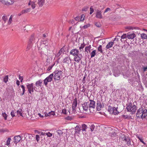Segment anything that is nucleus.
I'll use <instances>...</instances> for the list:
<instances>
[{"mask_svg":"<svg viewBox=\"0 0 147 147\" xmlns=\"http://www.w3.org/2000/svg\"><path fill=\"white\" fill-rule=\"evenodd\" d=\"M129 83L133 86L138 87L140 83V76L138 73L134 77L128 80Z\"/></svg>","mask_w":147,"mask_h":147,"instance_id":"1","label":"nucleus"},{"mask_svg":"<svg viewBox=\"0 0 147 147\" xmlns=\"http://www.w3.org/2000/svg\"><path fill=\"white\" fill-rule=\"evenodd\" d=\"M136 115L138 118L142 119L146 118L147 116V110L144 109L143 107H141L137 110Z\"/></svg>","mask_w":147,"mask_h":147,"instance_id":"2","label":"nucleus"},{"mask_svg":"<svg viewBox=\"0 0 147 147\" xmlns=\"http://www.w3.org/2000/svg\"><path fill=\"white\" fill-rule=\"evenodd\" d=\"M127 111L128 112H131L132 114H134L136 112L137 108V107L135 105H133L132 102H130L127 103L126 105Z\"/></svg>","mask_w":147,"mask_h":147,"instance_id":"3","label":"nucleus"},{"mask_svg":"<svg viewBox=\"0 0 147 147\" xmlns=\"http://www.w3.org/2000/svg\"><path fill=\"white\" fill-rule=\"evenodd\" d=\"M53 73L54 74L53 76L54 79L55 80H59L62 77L63 74L62 71L61 70H55Z\"/></svg>","mask_w":147,"mask_h":147,"instance_id":"4","label":"nucleus"},{"mask_svg":"<svg viewBox=\"0 0 147 147\" xmlns=\"http://www.w3.org/2000/svg\"><path fill=\"white\" fill-rule=\"evenodd\" d=\"M122 140L126 142L127 145L129 146L131 145V139L128 136H126L124 134H123L120 137Z\"/></svg>","mask_w":147,"mask_h":147,"instance_id":"5","label":"nucleus"},{"mask_svg":"<svg viewBox=\"0 0 147 147\" xmlns=\"http://www.w3.org/2000/svg\"><path fill=\"white\" fill-rule=\"evenodd\" d=\"M130 54V55H131V57L132 59L134 60L138 59V55H143V54L140 52L139 51H134Z\"/></svg>","mask_w":147,"mask_h":147,"instance_id":"6","label":"nucleus"},{"mask_svg":"<svg viewBox=\"0 0 147 147\" xmlns=\"http://www.w3.org/2000/svg\"><path fill=\"white\" fill-rule=\"evenodd\" d=\"M89 101L90 103H88L89 111L90 113H93L96 107L95 102L94 100L91 99H90Z\"/></svg>","mask_w":147,"mask_h":147,"instance_id":"7","label":"nucleus"},{"mask_svg":"<svg viewBox=\"0 0 147 147\" xmlns=\"http://www.w3.org/2000/svg\"><path fill=\"white\" fill-rule=\"evenodd\" d=\"M53 76V74L52 73L44 80V83L45 86H47L48 82H51L52 81Z\"/></svg>","mask_w":147,"mask_h":147,"instance_id":"8","label":"nucleus"},{"mask_svg":"<svg viewBox=\"0 0 147 147\" xmlns=\"http://www.w3.org/2000/svg\"><path fill=\"white\" fill-rule=\"evenodd\" d=\"M22 134L20 135L15 136L14 137L13 142L14 143L17 144L20 142L21 140H22Z\"/></svg>","mask_w":147,"mask_h":147,"instance_id":"9","label":"nucleus"},{"mask_svg":"<svg viewBox=\"0 0 147 147\" xmlns=\"http://www.w3.org/2000/svg\"><path fill=\"white\" fill-rule=\"evenodd\" d=\"M26 86L28 89V91L29 93L31 94H32L33 92V83L31 84L27 83L26 84Z\"/></svg>","mask_w":147,"mask_h":147,"instance_id":"10","label":"nucleus"},{"mask_svg":"<svg viewBox=\"0 0 147 147\" xmlns=\"http://www.w3.org/2000/svg\"><path fill=\"white\" fill-rule=\"evenodd\" d=\"M104 107V105L103 102L101 103L100 101L97 100L96 103V109L98 111L101 110L102 108Z\"/></svg>","mask_w":147,"mask_h":147,"instance_id":"11","label":"nucleus"},{"mask_svg":"<svg viewBox=\"0 0 147 147\" xmlns=\"http://www.w3.org/2000/svg\"><path fill=\"white\" fill-rule=\"evenodd\" d=\"M77 99L76 98L74 99L72 104V112L73 113H75L76 112V109L77 106Z\"/></svg>","mask_w":147,"mask_h":147,"instance_id":"12","label":"nucleus"},{"mask_svg":"<svg viewBox=\"0 0 147 147\" xmlns=\"http://www.w3.org/2000/svg\"><path fill=\"white\" fill-rule=\"evenodd\" d=\"M82 105L83 110L85 111H87L88 109L89 110L88 102H84V103L82 104Z\"/></svg>","mask_w":147,"mask_h":147,"instance_id":"13","label":"nucleus"},{"mask_svg":"<svg viewBox=\"0 0 147 147\" xmlns=\"http://www.w3.org/2000/svg\"><path fill=\"white\" fill-rule=\"evenodd\" d=\"M2 3L6 5H11L14 3L13 1V0H1Z\"/></svg>","mask_w":147,"mask_h":147,"instance_id":"14","label":"nucleus"},{"mask_svg":"<svg viewBox=\"0 0 147 147\" xmlns=\"http://www.w3.org/2000/svg\"><path fill=\"white\" fill-rule=\"evenodd\" d=\"M78 53L79 51L78 50L76 49H74L71 50L70 53L71 55L75 56L79 55Z\"/></svg>","mask_w":147,"mask_h":147,"instance_id":"15","label":"nucleus"},{"mask_svg":"<svg viewBox=\"0 0 147 147\" xmlns=\"http://www.w3.org/2000/svg\"><path fill=\"white\" fill-rule=\"evenodd\" d=\"M71 60L70 57H65L63 59V62L64 63H66L68 64H69L71 63Z\"/></svg>","mask_w":147,"mask_h":147,"instance_id":"16","label":"nucleus"},{"mask_svg":"<svg viewBox=\"0 0 147 147\" xmlns=\"http://www.w3.org/2000/svg\"><path fill=\"white\" fill-rule=\"evenodd\" d=\"M82 57V55L81 54H79L78 55L75 56L74 58V60L75 61L77 62L78 63L79 62L80 60H81Z\"/></svg>","mask_w":147,"mask_h":147,"instance_id":"17","label":"nucleus"},{"mask_svg":"<svg viewBox=\"0 0 147 147\" xmlns=\"http://www.w3.org/2000/svg\"><path fill=\"white\" fill-rule=\"evenodd\" d=\"M96 17L97 18L102 19V12L101 11L98 10L96 13Z\"/></svg>","mask_w":147,"mask_h":147,"instance_id":"18","label":"nucleus"},{"mask_svg":"<svg viewBox=\"0 0 147 147\" xmlns=\"http://www.w3.org/2000/svg\"><path fill=\"white\" fill-rule=\"evenodd\" d=\"M75 134H79L80 131L82 130L81 125H77L75 127Z\"/></svg>","mask_w":147,"mask_h":147,"instance_id":"19","label":"nucleus"},{"mask_svg":"<svg viewBox=\"0 0 147 147\" xmlns=\"http://www.w3.org/2000/svg\"><path fill=\"white\" fill-rule=\"evenodd\" d=\"M22 135L24 136V137L23 140H24L25 139L27 140L32 139V135L28 134L27 133H25L24 134H23Z\"/></svg>","mask_w":147,"mask_h":147,"instance_id":"20","label":"nucleus"},{"mask_svg":"<svg viewBox=\"0 0 147 147\" xmlns=\"http://www.w3.org/2000/svg\"><path fill=\"white\" fill-rule=\"evenodd\" d=\"M135 37H121L120 39L121 40L123 43H125V41L127 43H128V40L127 39H126V38H128V39H133Z\"/></svg>","mask_w":147,"mask_h":147,"instance_id":"21","label":"nucleus"},{"mask_svg":"<svg viewBox=\"0 0 147 147\" xmlns=\"http://www.w3.org/2000/svg\"><path fill=\"white\" fill-rule=\"evenodd\" d=\"M35 39L34 37H30L28 43V44L32 46V45L35 42Z\"/></svg>","mask_w":147,"mask_h":147,"instance_id":"22","label":"nucleus"},{"mask_svg":"<svg viewBox=\"0 0 147 147\" xmlns=\"http://www.w3.org/2000/svg\"><path fill=\"white\" fill-rule=\"evenodd\" d=\"M117 107H113V110L112 113H113L114 115H116L119 113V112L117 110Z\"/></svg>","mask_w":147,"mask_h":147,"instance_id":"23","label":"nucleus"},{"mask_svg":"<svg viewBox=\"0 0 147 147\" xmlns=\"http://www.w3.org/2000/svg\"><path fill=\"white\" fill-rule=\"evenodd\" d=\"M114 44V42H109L107 45L106 46V48L107 49H109L112 47Z\"/></svg>","mask_w":147,"mask_h":147,"instance_id":"24","label":"nucleus"},{"mask_svg":"<svg viewBox=\"0 0 147 147\" xmlns=\"http://www.w3.org/2000/svg\"><path fill=\"white\" fill-rule=\"evenodd\" d=\"M29 5H31L32 8L34 9L36 7V4L33 1H30L28 4Z\"/></svg>","mask_w":147,"mask_h":147,"instance_id":"25","label":"nucleus"},{"mask_svg":"<svg viewBox=\"0 0 147 147\" xmlns=\"http://www.w3.org/2000/svg\"><path fill=\"white\" fill-rule=\"evenodd\" d=\"M42 82V81L41 80H40L36 81L35 83L36 86L37 87H39V86H41Z\"/></svg>","mask_w":147,"mask_h":147,"instance_id":"26","label":"nucleus"},{"mask_svg":"<svg viewBox=\"0 0 147 147\" xmlns=\"http://www.w3.org/2000/svg\"><path fill=\"white\" fill-rule=\"evenodd\" d=\"M81 128L82 131H86V130L87 129V126L85 124H83L81 125Z\"/></svg>","mask_w":147,"mask_h":147,"instance_id":"27","label":"nucleus"},{"mask_svg":"<svg viewBox=\"0 0 147 147\" xmlns=\"http://www.w3.org/2000/svg\"><path fill=\"white\" fill-rule=\"evenodd\" d=\"M45 0H38V4L40 6L42 7L45 3Z\"/></svg>","mask_w":147,"mask_h":147,"instance_id":"28","label":"nucleus"},{"mask_svg":"<svg viewBox=\"0 0 147 147\" xmlns=\"http://www.w3.org/2000/svg\"><path fill=\"white\" fill-rule=\"evenodd\" d=\"M22 110L20 109L16 111L17 115H18V117L22 116Z\"/></svg>","mask_w":147,"mask_h":147,"instance_id":"29","label":"nucleus"},{"mask_svg":"<svg viewBox=\"0 0 147 147\" xmlns=\"http://www.w3.org/2000/svg\"><path fill=\"white\" fill-rule=\"evenodd\" d=\"M125 29H128L129 30H133V29H138L139 28L138 27H133L131 26H128L126 27L125 28Z\"/></svg>","mask_w":147,"mask_h":147,"instance_id":"30","label":"nucleus"},{"mask_svg":"<svg viewBox=\"0 0 147 147\" xmlns=\"http://www.w3.org/2000/svg\"><path fill=\"white\" fill-rule=\"evenodd\" d=\"M136 34L134 33L128 32L127 34L126 37H136Z\"/></svg>","mask_w":147,"mask_h":147,"instance_id":"31","label":"nucleus"},{"mask_svg":"<svg viewBox=\"0 0 147 147\" xmlns=\"http://www.w3.org/2000/svg\"><path fill=\"white\" fill-rule=\"evenodd\" d=\"M91 45H90L88 46H86V47L85 48V51H86L87 53H88V51H89L90 52V49H91Z\"/></svg>","mask_w":147,"mask_h":147,"instance_id":"32","label":"nucleus"},{"mask_svg":"<svg viewBox=\"0 0 147 147\" xmlns=\"http://www.w3.org/2000/svg\"><path fill=\"white\" fill-rule=\"evenodd\" d=\"M21 87L22 89V93L21 94V96L23 95L25 92V87L24 85H22L21 86Z\"/></svg>","mask_w":147,"mask_h":147,"instance_id":"33","label":"nucleus"},{"mask_svg":"<svg viewBox=\"0 0 147 147\" xmlns=\"http://www.w3.org/2000/svg\"><path fill=\"white\" fill-rule=\"evenodd\" d=\"M3 81L5 83H6L8 81V76L7 75L3 77Z\"/></svg>","mask_w":147,"mask_h":147,"instance_id":"34","label":"nucleus"},{"mask_svg":"<svg viewBox=\"0 0 147 147\" xmlns=\"http://www.w3.org/2000/svg\"><path fill=\"white\" fill-rule=\"evenodd\" d=\"M57 132L60 136H61L63 134V132L62 131L60 130H57Z\"/></svg>","mask_w":147,"mask_h":147,"instance_id":"35","label":"nucleus"},{"mask_svg":"<svg viewBox=\"0 0 147 147\" xmlns=\"http://www.w3.org/2000/svg\"><path fill=\"white\" fill-rule=\"evenodd\" d=\"M2 115L4 117L5 120L7 119V115L6 114L5 112H3L2 113Z\"/></svg>","mask_w":147,"mask_h":147,"instance_id":"36","label":"nucleus"},{"mask_svg":"<svg viewBox=\"0 0 147 147\" xmlns=\"http://www.w3.org/2000/svg\"><path fill=\"white\" fill-rule=\"evenodd\" d=\"M113 107L109 105L108 106V111L110 113H112L113 112Z\"/></svg>","mask_w":147,"mask_h":147,"instance_id":"37","label":"nucleus"},{"mask_svg":"<svg viewBox=\"0 0 147 147\" xmlns=\"http://www.w3.org/2000/svg\"><path fill=\"white\" fill-rule=\"evenodd\" d=\"M96 50H93L91 53V57L92 58L94 57L96 53Z\"/></svg>","mask_w":147,"mask_h":147,"instance_id":"38","label":"nucleus"},{"mask_svg":"<svg viewBox=\"0 0 147 147\" xmlns=\"http://www.w3.org/2000/svg\"><path fill=\"white\" fill-rule=\"evenodd\" d=\"M30 8H27L25 9L22 10V11L24 14V13H27L28 12L30 11Z\"/></svg>","mask_w":147,"mask_h":147,"instance_id":"39","label":"nucleus"},{"mask_svg":"<svg viewBox=\"0 0 147 147\" xmlns=\"http://www.w3.org/2000/svg\"><path fill=\"white\" fill-rule=\"evenodd\" d=\"M137 138H138L140 141L144 145H146V143H145L143 141V139L141 138L139 136H136Z\"/></svg>","mask_w":147,"mask_h":147,"instance_id":"40","label":"nucleus"},{"mask_svg":"<svg viewBox=\"0 0 147 147\" xmlns=\"http://www.w3.org/2000/svg\"><path fill=\"white\" fill-rule=\"evenodd\" d=\"M109 135L111 137L115 136L116 135V133L115 132H112L109 133Z\"/></svg>","mask_w":147,"mask_h":147,"instance_id":"41","label":"nucleus"},{"mask_svg":"<svg viewBox=\"0 0 147 147\" xmlns=\"http://www.w3.org/2000/svg\"><path fill=\"white\" fill-rule=\"evenodd\" d=\"M98 51L100 52V53H103V51L102 50V46L101 45H100L98 49Z\"/></svg>","mask_w":147,"mask_h":147,"instance_id":"42","label":"nucleus"},{"mask_svg":"<svg viewBox=\"0 0 147 147\" xmlns=\"http://www.w3.org/2000/svg\"><path fill=\"white\" fill-rule=\"evenodd\" d=\"M143 30H144L146 31V32H147L146 34L145 33H142L141 34H140L141 37H144H144H147V30H145L144 29H143Z\"/></svg>","mask_w":147,"mask_h":147,"instance_id":"43","label":"nucleus"},{"mask_svg":"<svg viewBox=\"0 0 147 147\" xmlns=\"http://www.w3.org/2000/svg\"><path fill=\"white\" fill-rule=\"evenodd\" d=\"M2 19L5 22H6L7 20V18L6 16L4 15L2 17Z\"/></svg>","mask_w":147,"mask_h":147,"instance_id":"44","label":"nucleus"},{"mask_svg":"<svg viewBox=\"0 0 147 147\" xmlns=\"http://www.w3.org/2000/svg\"><path fill=\"white\" fill-rule=\"evenodd\" d=\"M65 119L67 120H71L73 119V117L72 116H68L65 118Z\"/></svg>","mask_w":147,"mask_h":147,"instance_id":"45","label":"nucleus"},{"mask_svg":"<svg viewBox=\"0 0 147 147\" xmlns=\"http://www.w3.org/2000/svg\"><path fill=\"white\" fill-rule=\"evenodd\" d=\"M95 128V126L93 124H92L90 127V128L91 131H93Z\"/></svg>","mask_w":147,"mask_h":147,"instance_id":"46","label":"nucleus"},{"mask_svg":"<svg viewBox=\"0 0 147 147\" xmlns=\"http://www.w3.org/2000/svg\"><path fill=\"white\" fill-rule=\"evenodd\" d=\"M49 116L51 115H55V113L54 111H51V112H49L48 113Z\"/></svg>","mask_w":147,"mask_h":147,"instance_id":"47","label":"nucleus"},{"mask_svg":"<svg viewBox=\"0 0 147 147\" xmlns=\"http://www.w3.org/2000/svg\"><path fill=\"white\" fill-rule=\"evenodd\" d=\"M15 111L14 110H12L11 113V115L12 117L15 116Z\"/></svg>","mask_w":147,"mask_h":147,"instance_id":"48","label":"nucleus"},{"mask_svg":"<svg viewBox=\"0 0 147 147\" xmlns=\"http://www.w3.org/2000/svg\"><path fill=\"white\" fill-rule=\"evenodd\" d=\"M11 140V138H8L7 141H6V145L7 146H8L9 145L10 142Z\"/></svg>","mask_w":147,"mask_h":147,"instance_id":"49","label":"nucleus"},{"mask_svg":"<svg viewBox=\"0 0 147 147\" xmlns=\"http://www.w3.org/2000/svg\"><path fill=\"white\" fill-rule=\"evenodd\" d=\"M32 46L28 44L27 47L26 49V51H28L31 48Z\"/></svg>","mask_w":147,"mask_h":147,"instance_id":"50","label":"nucleus"},{"mask_svg":"<svg viewBox=\"0 0 147 147\" xmlns=\"http://www.w3.org/2000/svg\"><path fill=\"white\" fill-rule=\"evenodd\" d=\"M142 70L144 72L147 71V66L145 67L143 65L142 66Z\"/></svg>","mask_w":147,"mask_h":147,"instance_id":"51","label":"nucleus"},{"mask_svg":"<svg viewBox=\"0 0 147 147\" xmlns=\"http://www.w3.org/2000/svg\"><path fill=\"white\" fill-rule=\"evenodd\" d=\"M85 15L84 14H83L82 15L80 19V20L81 21H83L84 20Z\"/></svg>","mask_w":147,"mask_h":147,"instance_id":"52","label":"nucleus"},{"mask_svg":"<svg viewBox=\"0 0 147 147\" xmlns=\"http://www.w3.org/2000/svg\"><path fill=\"white\" fill-rule=\"evenodd\" d=\"M55 65V63H54L53 64L49 66L48 68L47 69V70L48 71H49L50 70H51L53 67Z\"/></svg>","mask_w":147,"mask_h":147,"instance_id":"53","label":"nucleus"},{"mask_svg":"<svg viewBox=\"0 0 147 147\" xmlns=\"http://www.w3.org/2000/svg\"><path fill=\"white\" fill-rule=\"evenodd\" d=\"M85 45L86 44H85L84 42L83 44H81L80 47V49L81 51L82 49H83Z\"/></svg>","mask_w":147,"mask_h":147,"instance_id":"54","label":"nucleus"},{"mask_svg":"<svg viewBox=\"0 0 147 147\" xmlns=\"http://www.w3.org/2000/svg\"><path fill=\"white\" fill-rule=\"evenodd\" d=\"M53 134L51 133L50 132L47 133L46 134V135L47 136V137H50L52 136Z\"/></svg>","mask_w":147,"mask_h":147,"instance_id":"55","label":"nucleus"},{"mask_svg":"<svg viewBox=\"0 0 147 147\" xmlns=\"http://www.w3.org/2000/svg\"><path fill=\"white\" fill-rule=\"evenodd\" d=\"M111 11V9L110 8H109V7H107V8H106L105 10L104 11V14L105 13H107L109 11Z\"/></svg>","mask_w":147,"mask_h":147,"instance_id":"56","label":"nucleus"},{"mask_svg":"<svg viewBox=\"0 0 147 147\" xmlns=\"http://www.w3.org/2000/svg\"><path fill=\"white\" fill-rule=\"evenodd\" d=\"M94 9L92 6H91L90 7V14H91L94 12Z\"/></svg>","mask_w":147,"mask_h":147,"instance_id":"57","label":"nucleus"},{"mask_svg":"<svg viewBox=\"0 0 147 147\" xmlns=\"http://www.w3.org/2000/svg\"><path fill=\"white\" fill-rule=\"evenodd\" d=\"M87 76V75L85 74L84 75V76L82 80V82L83 83H85L86 82V81H85V78H86Z\"/></svg>","mask_w":147,"mask_h":147,"instance_id":"58","label":"nucleus"},{"mask_svg":"<svg viewBox=\"0 0 147 147\" xmlns=\"http://www.w3.org/2000/svg\"><path fill=\"white\" fill-rule=\"evenodd\" d=\"M90 26V24H88L87 25H85L83 26V27L84 29H86L88 28Z\"/></svg>","mask_w":147,"mask_h":147,"instance_id":"59","label":"nucleus"},{"mask_svg":"<svg viewBox=\"0 0 147 147\" xmlns=\"http://www.w3.org/2000/svg\"><path fill=\"white\" fill-rule=\"evenodd\" d=\"M36 141L38 142L40 140V137L38 135H36Z\"/></svg>","mask_w":147,"mask_h":147,"instance_id":"60","label":"nucleus"},{"mask_svg":"<svg viewBox=\"0 0 147 147\" xmlns=\"http://www.w3.org/2000/svg\"><path fill=\"white\" fill-rule=\"evenodd\" d=\"M88 7L87 6L84 7L82 9V11H86L88 9Z\"/></svg>","mask_w":147,"mask_h":147,"instance_id":"61","label":"nucleus"},{"mask_svg":"<svg viewBox=\"0 0 147 147\" xmlns=\"http://www.w3.org/2000/svg\"><path fill=\"white\" fill-rule=\"evenodd\" d=\"M62 113L64 114H66V109H63L62 110Z\"/></svg>","mask_w":147,"mask_h":147,"instance_id":"62","label":"nucleus"},{"mask_svg":"<svg viewBox=\"0 0 147 147\" xmlns=\"http://www.w3.org/2000/svg\"><path fill=\"white\" fill-rule=\"evenodd\" d=\"M42 41L43 42V44H45L46 43V42L47 41V40H46L44 38H43L42 39Z\"/></svg>","mask_w":147,"mask_h":147,"instance_id":"63","label":"nucleus"},{"mask_svg":"<svg viewBox=\"0 0 147 147\" xmlns=\"http://www.w3.org/2000/svg\"><path fill=\"white\" fill-rule=\"evenodd\" d=\"M12 17H11V16L9 18V21L8 22V23L9 24H10L11 23L12 20Z\"/></svg>","mask_w":147,"mask_h":147,"instance_id":"64","label":"nucleus"}]
</instances>
